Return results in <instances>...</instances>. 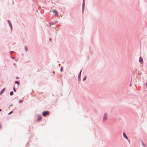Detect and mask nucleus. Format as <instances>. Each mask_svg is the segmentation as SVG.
<instances>
[{"label":"nucleus","mask_w":147,"mask_h":147,"mask_svg":"<svg viewBox=\"0 0 147 147\" xmlns=\"http://www.w3.org/2000/svg\"><path fill=\"white\" fill-rule=\"evenodd\" d=\"M50 113V112L48 111H45L42 112V115L44 117H45L47 115H49Z\"/></svg>","instance_id":"f257e3e1"},{"label":"nucleus","mask_w":147,"mask_h":147,"mask_svg":"<svg viewBox=\"0 0 147 147\" xmlns=\"http://www.w3.org/2000/svg\"><path fill=\"white\" fill-rule=\"evenodd\" d=\"M107 119V113H105L104 115L103 118V121L104 122H105L106 121Z\"/></svg>","instance_id":"f03ea898"},{"label":"nucleus","mask_w":147,"mask_h":147,"mask_svg":"<svg viewBox=\"0 0 147 147\" xmlns=\"http://www.w3.org/2000/svg\"><path fill=\"white\" fill-rule=\"evenodd\" d=\"M36 116L37 117V120L38 121L41 120L42 119V117L40 115H37Z\"/></svg>","instance_id":"7ed1b4c3"},{"label":"nucleus","mask_w":147,"mask_h":147,"mask_svg":"<svg viewBox=\"0 0 147 147\" xmlns=\"http://www.w3.org/2000/svg\"><path fill=\"white\" fill-rule=\"evenodd\" d=\"M7 21L8 23L9 24V26L10 27L11 30H12V24H11V22L9 20H7Z\"/></svg>","instance_id":"20e7f679"},{"label":"nucleus","mask_w":147,"mask_h":147,"mask_svg":"<svg viewBox=\"0 0 147 147\" xmlns=\"http://www.w3.org/2000/svg\"><path fill=\"white\" fill-rule=\"evenodd\" d=\"M139 61L141 64H142L143 63V59L141 57H139Z\"/></svg>","instance_id":"39448f33"},{"label":"nucleus","mask_w":147,"mask_h":147,"mask_svg":"<svg viewBox=\"0 0 147 147\" xmlns=\"http://www.w3.org/2000/svg\"><path fill=\"white\" fill-rule=\"evenodd\" d=\"M82 69L80 71V73L78 74V81H79V80L80 81V80H81V72H82Z\"/></svg>","instance_id":"423d86ee"},{"label":"nucleus","mask_w":147,"mask_h":147,"mask_svg":"<svg viewBox=\"0 0 147 147\" xmlns=\"http://www.w3.org/2000/svg\"><path fill=\"white\" fill-rule=\"evenodd\" d=\"M85 6V0H83V3H82V12H83L84 11V7Z\"/></svg>","instance_id":"0eeeda50"},{"label":"nucleus","mask_w":147,"mask_h":147,"mask_svg":"<svg viewBox=\"0 0 147 147\" xmlns=\"http://www.w3.org/2000/svg\"><path fill=\"white\" fill-rule=\"evenodd\" d=\"M53 12L55 13V16L57 15L58 13L57 10L55 9H54L53 10Z\"/></svg>","instance_id":"6e6552de"},{"label":"nucleus","mask_w":147,"mask_h":147,"mask_svg":"<svg viewBox=\"0 0 147 147\" xmlns=\"http://www.w3.org/2000/svg\"><path fill=\"white\" fill-rule=\"evenodd\" d=\"M5 89V88H4L0 92V95L1 94L4 92Z\"/></svg>","instance_id":"1a4fd4ad"},{"label":"nucleus","mask_w":147,"mask_h":147,"mask_svg":"<svg viewBox=\"0 0 147 147\" xmlns=\"http://www.w3.org/2000/svg\"><path fill=\"white\" fill-rule=\"evenodd\" d=\"M123 134L124 138H128L124 132L123 133Z\"/></svg>","instance_id":"9d476101"},{"label":"nucleus","mask_w":147,"mask_h":147,"mask_svg":"<svg viewBox=\"0 0 147 147\" xmlns=\"http://www.w3.org/2000/svg\"><path fill=\"white\" fill-rule=\"evenodd\" d=\"M13 94V91H11L10 93V96H12Z\"/></svg>","instance_id":"9b49d317"},{"label":"nucleus","mask_w":147,"mask_h":147,"mask_svg":"<svg viewBox=\"0 0 147 147\" xmlns=\"http://www.w3.org/2000/svg\"><path fill=\"white\" fill-rule=\"evenodd\" d=\"M24 49L26 51H28V48L26 46L24 47Z\"/></svg>","instance_id":"f8f14e48"},{"label":"nucleus","mask_w":147,"mask_h":147,"mask_svg":"<svg viewBox=\"0 0 147 147\" xmlns=\"http://www.w3.org/2000/svg\"><path fill=\"white\" fill-rule=\"evenodd\" d=\"M15 83L17 84L18 85H20V83L18 81H16L15 82Z\"/></svg>","instance_id":"ddd939ff"},{"label":"nucleus","mask_w":147,"mask_h":147,"mask_svg":"<svg viewBox=\"0 0 147 147\" xmlns=\"http://www.w3.org/2000/svg\"><path fill=\"white\" fill-rule=\"evenodd\" d=\"M137 71V70L136 69H135L134 71H133V74H135Z\"/></svg>","instance_id":"4468645a"},{"label":"nucleus","mask_w":147,"mask_h":147,"mask_svg":"<svg viewBox=\"0 0 147 147\" xmlns=\"http://www.w3.org/2000/svg\"><path fill=\"white\" fill-rule=\"evenodd\" d=\"M86 76L83 79V81H85L86 80Z\"/></svg>","instance_id":"2eb2a0df"},{"label":"nucleus","mask_w":147,"mask_h":147,"mask_svg":"<svg viewBox=\"0 0 147 147\" xmlns=\"http://www.w3.org/2000/svg\"><path fill=\"white\" fill-rule=\"evenodd\" d=\"M13 91L14 92H16V89H15V87H13Z\"/></svg>","instance_id":"dca6fc26"},{"label":"nucleus","mask_w":147,"mask_h":147,"mask_svg":"<svg viewBox=\"0 0 147 147\" xmlns=\"http://www.w3.org/2000/svg\"><path fill=\"white\" fill-rule=\"evenodd\" d=\"M23 101V100H20L19 101V103H22Z\"/></svg>","instance_id":"f3484780"},{"label":"nucleus","mask_w":147,"mask_h":147,"mask_svg":"<svg viewBox=\"0 0 147 147\" xmlns=\"http://www.w3.org/2000/svg\"><path fill=\"white\" fill-rule=\"evenodd\" d=\"M63 67H61V69H60V71L61 72H62V71H63Z\"/></svg>","instance_id":"a211bd4d"},{"label":"nucleus","mask_w":147,"mask_h":147,"mask_svg":"<svg viewBox=\"0 0 147 147\" xmlns=\"http://www.w3.org/2000/svg\"><path fill=\"white\" fill-rule=\"evenodd\" d=\"M13 112V111H11L9 113H8V114H10L11 113H12Z\"/></svg>","instance_id":"6ab92c4d"},{"label":"nucleus","mask_w":147,"mask_h":147,"mask_svg":"<svg viewBox=\"0 0 147 147\" xmlns=\"http://www.w3.org/2000/svg\"><path fill=\"white\" fill-rule=\"evenodd\" d=\"M14 51H11V52L10 53H11V54H12V53H13V52H14Z\"/></svg>","instance_id":"aec40b11"},{"label":"nucleus","mask_w":147,"mask_h":147,"mask_svg":"<svg viewBox=\"0 0 147 147\" xmlns=\"http://www.w3.org/2000/svg\"><path fill=\"white\" fill-rule=\"evenodd\" d=\"M142 144H143V146H145V144H144L143 142L142 143Z\"/></svg>","instance_id":"412c9836"},{"label":"nucleus","mask_w":147,"mask_h":147,"mask_svg":"<svg viewBox=\"0 0 147 147\" xmlns=\"http://www.w3.org/2000/svg\"><path fill=\"white\" fill-rule=\"evenodd\" d=\"M1 128V123H0V129Z\"/></svg>","instance_id":"4be33fe9"},{"label":"nucleus","mask_w":147,"mask_h":147,"mask_svg":"<svg viewBox=\"0 0 147 147\" xmlns=\"http://www.w3.org/2000/svg\"><path fill=\"white\" fill-rule=\"evenodd\" d=\"M16 79H19V78H18V77H16Z\"/></svg>","instance_id":"5701e85b"},{"label":"nucleus","mask_w":147,"mask_h":147,"mask_svg":"<svg viewBox=\"0 0 147 147\" xmlns=\"http://www.w3.org/2000/svg\"><path fill=\"white\" fill-rule=\"evenodd\" d=\"M51 38H49V40L50 41H51Z\"/></svg>","instance_id":"b1692460"},{"label":"nucleus","mask_w":147,"mask_h":147,"mask_svg":"<svg viewBox=\"0 0 147 147\" xmlns=\"http://www.w3.org/2000/svg\"><path fill=\"white\" fill-rule=\"evenodd\" d=\"M13 106V104H11L10 105V106L11 107Z\"/></svg>","instance_id":"393cba45"},{"label":"nucleus","mask_w":147,"mask_h":147,"mask_svg":"<svg viewBox=\"0 0 147 147\" xmlns=\"http://www.w3.org/2000/svg\"><path fill=\"white\" fill-rule=\"evenodd\" d=\"M1 111V109H0V111Z\"/></svg>","instance_id":"a878e982"},{"label":"nucleus","mask_w":147,"mask_h":147,"mask_svg":"<svg viewBox=\"0 0 147 147\" xmlns=\"http://www.w3.org/2000/svg\"><path fill=\"white\" fill-rule=\"evenodd\" d=\"M146 86H147V83H146Z\"/></svg>","instance_id":"bb28decb"},{"label":"nucleus","mask_w":147,"mask_h":147,"mask_svg":"<svg viewBox=\"0 0 147 147\" xmlns=\"http://www.w3.org/2000/svg\"><path fill=\"white\" fill-rule=\"evenodd\" d=\"M12 59H14V57H12Z\"/></svg>","instance_id":"cd10ccee"},{"label":"nucleus","mask_w":147,"mask_h":147,"mask_svg":"<svg viewBox=\"0 0 147 147\" xmlns=\"http://www.w3.org/2000/svg\"><path fill=\"white\" fill-rule=\"evenodd\" d=\"M131 84H130V86H131Z\"/></svg>","instance_id":"c85d7f7f"}]
</instances>
